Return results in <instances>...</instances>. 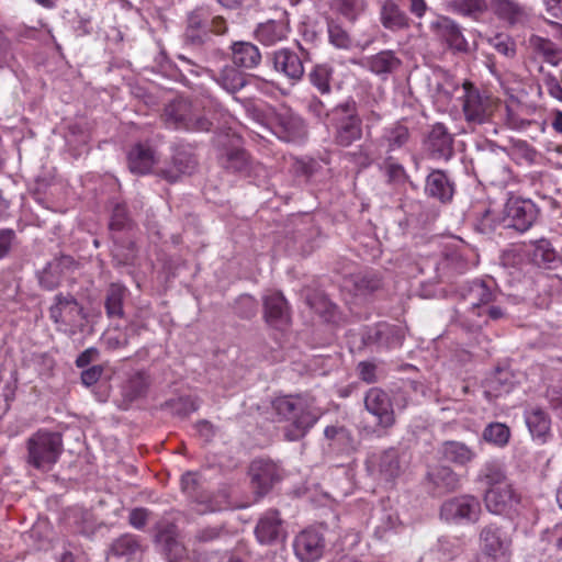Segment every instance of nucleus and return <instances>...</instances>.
<instances>
[{
  "label": "nucleus",
  "instance_id": "obj_8",
  "mask_svg": "<svg viewBox=\"0 0 562 562\" xmlns=\"http://www.w3.org/2000/svg\"><path fill=\"white\" fill-rule=\"evenodd\" d=\"M216 145L221 151V161L226 169L241 170L246 165L244 139L240 133L228 128L216 137Z\"/></svg>",
  "mask_w": 562,
  "mask_h": 562
},
{
  "label": "nucleus",
  "instance_id": "obj_46",
  "mask_svg": "<svg viewBox=\"0 0 562 562\" xmlns=\"http://www.w3.org/2000/svg\"><path fill=\"white\" fill-rule=\"evenodd\" d=\"M408 138V128L401 124L390 128L385 134V140L387 142L390 150L401 148L407 143Z\"/></svg>",
  "mask_w": 562,
  "mask_h": 562
},
{
  "label": "nucleus",
  "instance_id": "obj_51",
  "mask_svg": "<svg viewBox=\"0 0 562 562\" xmlns=\"http://www.w3.org/2000/svg\"><path fill=\"white\" fill-rule=\"evenodd\" d=\"M484 319L482 322H477L473 325H471V328H480L482 325H486L488 321H498L505 317L506 312L496 305L487 304L482 310Z\"/></svg>",
  "mask_w": 562,
  "mask_h": 562
},
{
  "label": "nucleus",
  "instance_id": "obj_55",
  "mask_svg": "<svg viewBox=\"0 0 562 562\" xmlns=\"http://www.w3.org/2000/svg\"><path fill=\"white\" fill-rule=\"evenodd\" d=\"M456 91L462 93L464 98L463 105H477L480 102V95L477 90L470 81H464L461 88H456Z\"/></svg>",
  "mask_w": 562,
  "mask_h": 562
},
{
  "label": "nucleus",
  "instance_id": "obj_9",
  "mask_svg": "<svg viewBox=\"0 0 562 562\" xmlns=\"http://www.w3.org/2000/svg\"><path fill=\"white\" fill-rule=\"evenodd\" d=\"M270 128L278 138L284 142H301L307 135L304 121L295 115L291 108H279Z\"/></svg>",
  "mask_w": 562,
  "mask_h": 562
},
{
  "label": "nucleus",
  "instance_id": "obj_31",
  "mask_svg": "<svg viewBox=\"0 0 562 562\" xmlns=\"http://www.w3.org/2000/svg\"><path fill=\"white\" fill-rule=\"evenodd\" d=\"M402 65L401 59L393 50H382L368 57L364 66L378 76H387L396 71Z\"/></svg>",
  "mask_w": 562,
  "mask_h": 562
},
{
  "label": "nucleus",
  "instance_id": "obj_60",
  "mask_svg": "<svg viewBox=\"0 0 562 562\" xmlns=\"http://www.w3.org/2000/svg\"><path fill=\"white\" fill-rule=\"evenodd\" d=\"M15 234L12 229H0V258L8 255Z\"/></svg>",
  "mask_w": 562,
  "mask_h": 562
},
{
  "label": "nucleus",
  "instance_id": "obj_1",
  "mask_svg": "<svg viewBox=\"0 0 562 562\" xmlns=\"http://www.w3.org/2000/svg\"><path fill=\"white\" fill-rule=\"evenodd\" d=\"M271 405L280 420L288 422L284 438L289 441L303 439L323 415L316 398L307 393L279 396Z\"/></svg>",
  "mask_w": 562,
  "mask_h": 562
},
{
  "label": "nucleus",
  "instance_id": "obj_32",
  "mask_svg": "<svg viewBox=\"0 0 562 562\" xmlns=\"http://www.w3.org/2000/svg\"><path fill=\"white\" fill-rule=\"evenodd\" d=\"M476 482L492 488L509 483L504 464L498 460L486 461L480 469Z\"/></svg>",
  "mask_w": 562,
  "mask_h": 562
},
{
  "label": "nucleus",
  "instance_id": "obj_62",
  "mask_svg": "<svg viewBox=\"0 0 562 562\" xmlns=\"http://www.w3.org/2000/svg\"><path fill=\"white\" fill-rule=\"evenodd\" d=\"M274 31V25L271 23L262 24L258 27L256 31V36L259 41H261L265 44H271L273 43L277 37L272 35Z\"/></svg>",
  "mask_w": 562,
  "mask_h": 562
},
{
  "label": "nucleus",
  "instance_id": "obj_12",
  "mask_svg": "<svg viewBox=\"0 0 562 562\" xmlns=\"http://www.w3.org/2000/svg\"><path fill=\"white\" fill-rule=\"evenodd\" d=\"M483 499L486 509L491 514L508 515L520 503V495L509 482L504 485L486 488Z\"/></svg>",
  "mask_w": 562,
  "mask_h": 562
},
{
  "label": "nucleus",
  "instance_id": "obj_50",
  "mask_svg": "<svg viewBox=\"0 0 562 562\" xmlns=\"http://www.w3.org/2000/svg\"><path fill=\"white\" fill-rule=\"evenodd\" d=\"M357 371L360 380L368 384L379 381L378 366L372 361H361L357 366Z\"/></svg>",
  "mask_w": 562,
  "mask_h": 562
},
{
  "label": "nucleus",
  "instance_id": "obj_57",
  "mask_svg": "<svg viewBox=\"0 0 562 562\" xmlns=\"http://www.w3.org/2000/svg\"><path fill=\"white\" fill-rule=\"evenodd\" d=\"M548 19L562 21V0H542Z\"/></svg>",
  "mask_w": 562,
  "mask_h": 562
},
{
  "label": "nucleus",
  "instance_id": "obj_64",
  "mask_svg": "<svg viewBox=\"0 0 562 562\" xmlns=\"http://www.w3.org/2000/svg\"><path fill=\"white\" fill-rule=\"evenodd\" d=\"M506 112L507 123L512 128L522 130L531 124V121L529 120L518 119L516 113L514 112V108L507 106Z\"/></svg>",
  "mask_w": 562,
  "mask_h": 562
},
{
  "label": "nucleus",
  "instance_id": "obj_2",
  "mask_svg": "<svg viewBox=\"0 0 562 562\" xmlns=\"http://www.w3.org/2000/svg\"><path fill=\"white\" fill-rule=\"evenodd\" d=\"M27 463L41 471H49L63 452L59 432L40 429L26 441Z\"/></svg>",
  "mask_w": 562,
  "mask_h": 562
},
{
  "label": "nucleus",
  "instance_id": "obj_40",
  "mask_svg": "<svg viewBox=\"0 0 562 562\" xmlns=\"http://www.w3.org/2000/svg\"><path fill=\"white\" fill-rule=\"evenodd\" d=\"M510 437L509 428L502 423H491L483 430V439L498 447L508 443Z\"/></svg>",
  "mask_w": 562,
  "mask_h": 562
},
{
  "label": "nucleus",
  "instance_id": "obj_52",
  "mask_svg": "<svg viewBox=\"0 0 562 562\" xmlns=\"http://www.w3.org/2000/svg\"><path fill=\"white\" fill-rule=\"evenodd\" d=\"M380 520L381 522L376 526L375 530L380 538L386 531L394 529L400 522L398 516L395 513L387 510L382 512Z\"/></svg>",
  "mask_w": 562,
  "mask_h": 562
},
{
  "label": "nucleus",
  "instance_id": "obj_5",
  "mask_svg": "<svg viewBox=\"0 0 562 562\" xmlns=\"http://www.w3.org/2000/svg\"><path fill=\"white\" fill-rule=\"evenodd\" d=\"M49 317L57 329L68 335H75L83 327V308L71 295L58 294L49 308Z\"/></svg>",
  "mask_w": 562,
  "mask_h": 562
},
{
  "label": "nucleus",
  "instance_id": "obj_10",
  "mask_svg": "<svg viewBox=\"0 0 562 562\" xmlns=\"http://www.w3.org/2000/svg\"><path fill=\"white\" fill-rule=\"evenodd\" d=\"M336 122V142L341 146H349L361 137V120L356 108H334L330 113Z\"/></svg>",
  "mask_w": 562,
  "mask_h": 562
},
{
  "label": "nucleus",
  "instance_id": "obj_35",
  "mask_svg": "<svg viewBox=\"0 0 562 562\" xmlns=\"http://www.w3.org/2000/svg\"><path fill=\"white\" fill-rule=\"evenodd\" d=\"M352 286L356 295H367L373 293L382 286L381 278L372 271L359 272L346 280V286Z\"/></svg>",
  "mask_w": 562,
  "mask_h": 562
},
{
  "label": "nucleus",
  "instance_id": "obj_58",
  "mask_svg": "<svg viewBox=\"0 0 562 562\" xmlns=\"http://www.w3.org/2000/svg\"><path fill=\"white\" fill-rule=\"evenodd\" d=\"M103 373L101 366H92L81 373V381L85 385L91 386L99 381Z\"/></svg>",
  "mask_w": 562,
  "mask_h": 562
},
{
  "label": "nucleus",
  "instance_id": "obj_18",
  "mask_svg": "<svg viewBox=\"0 0 562 562\" xmlns=\"http://www.w3.org/2000/svg\"><path fill=\"white\" fill-rule=\"evenodd\" d=\"M426 480L434 494L442 495L460 487V475L449 465L436 464L429 467Z\"/></svg>",
  "mask_w": 562,
  "mask_h": 562
},
{
  "label": "nucleus",
  "instance_id": "obj_54",
  "mask_svg": "<svg viewBox=\"0 0 562 562\" xmlns=\"http://www.w3.org/2000/svg\"><path fill=\"white\" fill-rule=\"evenodd\" d=\"M491 45L504 56L515 55V44L506 36L497 35L490 41Z\"/></svg>",
  "mask_w": 562,
  "mask_h": 562
},
{
  "label": "nucleus",
  "instance_id": "obj_38",
  "mask_svg": "<svg viewBox=\"0 0 562 562\" xmlns=\"http://www.w3.org/2000/svg\"><path fill=\"white\" fill-rule=\"evenodd\" d=\"M530 45L550 63L557 64L558 60L562 59V49L548 38L531 36Z\"/></svg>",
  "mask_w": 562,
  "mask_h": 562
},
{
  "label": "nucleus",
  "instance_id": "obj_4",
  "mask_svg": "<svg viewBox=\"0 0 562 562\" xmlns=\"http://www.w3.org/2000/svg\"><path fill=\"white\" fill-rule=\"evenodd\" d=\"M482 514L481 502L476 496L464 494L446 499L440 506V518L454 525H474Z\"/></svg>",
  "mask_w": 562,
  "mask_h": 562
},
{
  "label": "nucleus",
  "instance_id": "obj_16",
  "mask_svg": "<svg viewBox=\"0 0 562 562\" xmlns=\"http://www.w3.org/2000/svg\"><path fill=\"white\" fill-rule=\"evenodd\" d=\"M461 297L473 315L482 318L483 307L496 300V294L482 280H473L462 288Z\"/></svg>",
  "mask_w": 562,
  "mask_h": 562
},
{
  "label": "nucleus",
  "instance_id": "obj_14",
  "mask_svg": "<svg viewBox=\"0 0 562 562\" xmlns=\"http://www.w3.org/2000/svg\"><path fill=\"white\" fill-rule=\"evenodd\" d=\"M293 549L301 562H315L324 553L325 539L319 531L305 529L294 538Z\"/></svg>",
  "mask_w": 562,
  "mask_h": 562
},
{
  "label": "nucleus",
  "instance_id": "obj_36",
  "mask_svg": "<svg viewBox=\"0 0 562 562\" xmlns=\"http://www.w3.org/2000/svg\"><path fill=\"white\" fill-rule=\"evenodd\" d=\"M127 289L119 283H112L109 286L105 297V311L109 317H123V302L126 296Z\"/></svg>",
  "mask_w": 562,
  "mask_h": 562
},
{
  "label": "nucleus",
  "instance_id": "obj_43",
  "mask_svg": "<svg viewBox=\"0 0 562 562\" xmlns=\"http://www.w3.org/2000/svg\"><path fill=\"white\" fill-rule=\"evenodd\" d=\"M328 37L337 48L348 49L351 46V37L348 32L334 21L328 22Z\"/></svg>",
  "mask_w": 562,
  "mask_h": 562
},
{
  "label": "nucleus",
  "instance_id": "obj_61",
  "mask_svg": "<svg viewBox=\"0 0 562 562\" xmlns=\"http://www.w3.org/2000/svg\"><path fill=\"white\" fill-rule=\"evenodd\" d=\"M99 357V350L94 347H90L82 351L76 359V366L78 368H85L89 366L91 362L97 360Z\"/></svg>",
  "mask_w": 562,
  "mask_h": 562
},
{
  "label": "nucleus",
  "instance_id": "obj_30",
  "mask_svg": "<svg viewBox=\"0 0 562 562\" xmlns=\"http://www.w3.org/2000/svg\"><path fill=\"white\" fill-rule=\"evenodd\" d=\"M382 25L391 31H400L409 26L407 14L393 0H384L380 10Z\"/></svg>",
  "mask_w": 562,
  "mask_h": 562
},
{
  "label": "nucleus",
  "instance_id": "obj_56",
  "mask_svg": "<svg viewBox=\"0 0 562 562\" xmlns=\"http://www.w3.org/2000/svg\"><path fill=\"white\" fill-rule=\"evenodd\" d=\"M335 5L338 12L349 21H355L357 19V0H335Z\"/></svg>",
  "mask_w": 562,
  "mask_h": 562
},
{
  "label": "nucleus",
  "instance_id": "obj_22",
  "mask_svg": "<svg viewBox=\"0 0 562 562\" xmlns=\"http://www.w3.org/2000/svg\"><path fill=\"white\" fill-rule=\"evenodd\" d=\"M157 162L158 157L155 149L147 144H135L127 154L128 169L136 175L151 172Z\"/></svg>",
  "mask_w": 562,
  "mask_h": 562
},
{
  "label": "nucleus",
  "instance_id": "obj_27",
  "mask_svg": "<svg viewBox=\"0 0 562 562\" xmlns=\"http://www.w3.org/2000/svg\"><path fill=\"white\" fill-rule=\"evenodd\" d=\"M490 8L498 20L509 25L524 23L528 18L526 7L516 0H491Z\"/></svg>",
  "mask_w": 562,
  "mask_h": 562
},
{
  "label": "nucleus",
  "instance_id": "obj_17",
  "mask_svg": "<svg viewBox=\"0 0 562 562\" xmlns=\"http://www.w3.org/2000/svg\"><path fill=\"white\" fill-rule=\"evenodd\" d=\"M198 167V159L191 149L181 147L172 156V165L159 168L156 175L168 182H177L181 176L192 175Z\"/></svg>",
  "mask_w": 562,
  "mask_h": 562
},
{
  "label": "nucleus",
  "instance_id": "obj_11",
  "mask_svg": "<svg viewBox=\"0 0 562 562\" xmlns=\"http://www.w3.org/2000/svg\"><path fill=\"white\" fill-rule=\"evenodd\" d=\"M233 65L226 66L217 82L229 93H235L246 85L244 63L246 59V43L235 42L232 46Z\"/></svg>",
  "mask_w": 562,
  "mask_h": 562
},
{
  "label": "nucleus",
  "instance_id": "obj_21",
  "mask_svg": "<svg viewBox=\"0 0 562 562\" xmlns=\"http://www.w3.org/2000/svg\"><path fill=\"white\" fill-rule=\"evenodd\" d=\"M527 247V254L535 266L549 270L560 267L561 254L553 248L549 239L540 238L530 241Z\"/></svg>",
  "mask_w": 562,
  "mask_h": 562
},
{
  "label": "nucleus",
  "instance_id": "obj_20",
  "mask_svg": "<svg viewBox=\"0 0 562 562\" xmlns=\"http://www.w3.org/2000/svg\"><path fill=\"white\" fill-rule=\"evenodd\" d=\"M255 536L262 544H271L284 539L285 531L278 510L270 509L260 517L255 527Z\"/></svg>",
  "mask_w": 562,
  "mask_h": 562
},
{
  "label": "nucleus",
  "instance_id": "obj_37",
  "mask_svg": "<svg viewBox=\"0 0 562 562\" xmlns=\"http://www.w3.org/2000/svg\"><path fill=\"white\" fill-rule=\"evenodd\" d=\"M140 550L138 540L133 535H123L117 538L111 546L110 553L113 557H133Z\"/></svg>",
  "mask_w": 562,
  "mask_h": 562
},
{
  "label": "nucleus",
  "instance_id": "obj_41",
  "mask_svg": "<svg viewBox=\"0 0 562 562\" xmlns=\"http://www.w3.org/2000/svg\"><path fill=\"white\" fill-rule=\"evenodd\" d=\"M209 21L202 19L201 11H194L190 14L188 19V31L187 35L193 42H203L207 36Z\"/></svg>",
  "mask_w": 562,
  "mask_h": 562
},
{
  "label": "nucleus",
  "instance_id": "obj_39",
  "mask_svg": "<svg viewBox=\"0 0 562 562\" xmlns=\"http://www.w3.org/2000/svg\"><path fill=\"white\" fill-rule=\"evenodd\" d=\"M158 542L164 544V552L169 562H178L186 555V548L169 532H161L157 537Z\"/></svg>",
  "mask_w": 562,
  "mask_h": 562
},
{
  "label": "nucleus",
  "instance_id": "obj_44",
  "mask_svg": "<svg viewBox=\"0 0 562 562\" xmlns=\"http://www.w3.org/2000/svg\"><path fill=\"white\" fill-rule=\"evenodd\" d=\"M499 222L496 218L495 214L490 210L485 209L480 216H477L474 221V229L483 235L492 234Z\"/></svg>",
  "mask_w": 562,
  "mask_h": 562
},
{
  "label": "nucleus",
  "instance_id": "obj_53",
  "mask_svg": "<svg viewBox=\"0 0 562 562\" xmlns=\"http://www.w3.org/2000/svg\"><path fill=\"white\" fill-rule=\"evenodd\" d=\"M127 223L128 216L126 207L124 205L117 204L112 212L110 228L112 231H121L126 227Z\"/></svg>",
  "mask_w": 562,
  "mask_h": 562
},
{
  "label": "nucleus",
  "instance_id": "obj_63",
  "mask_svg": "<svg viewBox=\"0 0 562 562\" xmlns=\"http://www.w3.org/2000/svg\"><path fill=\"white\" fill-rule=\"evenodd\" d=\"M198 485L196 475L194 473H186L181 477V487L189 496H194L195 487Z\"/></svg>",
  "mask_w": 562,
  "mask_h": 562
},
{
  "label": "nucleus",
  "instance_id": "obj_45",
  "mask_svg": "<svg viewBox=\"0 0 562 562\" xmlns=\"http://www.w3.org/2000/svg\"><path fill=\"white\" fill-rule=\"evenodd\" d=\"M148 385V376L145 373L138 372L128 380L126 385V395L131 400L140 397L146 393Z\"/></svg>",
  "mask_w": 562,
  "mask_h": 562
},
{
  "label": "nucleus",
  "instance_id": "obj_13",
  "mask_svg": "<svg viewBox=\"0 0 562 562\" xmlns=\"http://www.w3.org/2000/svg\"><path fill=\"white\" fill-rule=\"evenodd\" d=\"M364 407L384 429L395 424V415L390 395L380 387H371L364 396Z\"/></svg>",
  "mask_w": 562,
  "mask_h": 562
},
{
  "label": "nucleus",
  "instance_id": "obj_33",
  "mask_svg": "<svg viewBox=\"0 0 562 562\" xmlns=\"http://www.w3.org/2000/svg\"><path fill=\"white\" fill-rule=\"evenodd\" d=\"M375 467L381 480L391 482L401 473V461L398 451L394 448L384 450L379 454Z\"/></svg>",
  "mask_w": 562,
  "mask_h": 562
},
{
  "label": "nucleus",
  "instance_id": "obj_24",
  "mask_svg": "<svg viewBox=\"0 0 562 562\" xmlns=\"http://www.w3.org/2000/svg\"><path fill=\"white\" fill-rule=\"evenodd\" d=\"M437 37L448 44V46L458 52L468 50V42L462 35L459 26L448 18H439L431 23Z\"/></svg>",
  "mask_w": 562,
  "mask_h": 562
},
{
  "label": "nucleus",
  "instance_id": "obj_3",
  "mask_svg": "<svg viewBox=\"0 0 562 562\" xmlns=\"http://www.w3.org/2000/svg\"><path fill=\"white\" fill-rule=\"evenodd\" d=\"M512 535L497 522H490L479 531V548L483 558L492 562H509Z\"/></svg>",
  "mask_w": 562,
  "mask_h": 562
},
{
  "label": "nucleus",
  "instance_id": "obj_19",
  "mask_svg": "<svg viewBox=\"0 0 562 562\" xmlns=\"http://www.w3.org/2000/svg\"><path fill=\"white\" fill-rule=\"evenodd\" d=\"M367 346L375 345L379 348H397L404 341V331L401 327L390 324H379L369 329L362 337Z\"/></svg>",
  "mask_w": 562,
  "mask_h": 562
},
{
  "label": "nucleus",
  "instance_id": "obj_47",
  "mask_svg": "<svg viewBox=\"0 0 562 562\" xmlns=\"http://www.w3.org/2000/svg\"><path fill=\"white\" fill-rule=\"evenodd\" d=\"M453 8L470 16H477L487 9L485 0H453Z\"/></svg>",
  "mask_w": 562,
  "mask_h": 562
},
{
  "label": "nucleus",
  "instance_id": "obj_26",
  "mask_svg": "<svg viewBox=\"0 0 562 562\" xmlns=\"http://www.w3.org/2000/svg\"><path fill=\"white\" fill-rule=\"evenodd\" d=\"M438 454L447 462L459 467H467L475 460L476 452L462 441L446 440L438 447Z\"/></svg>",
  "mask_w": 562,
  "mask_h": 562
},
{
  "label": "nucleus",
  "instance_id": "obj_28",
  "mask_svg": "<svg viewBox=\"0 0 562 562\" xmlns=\"http://www.w3.org/2000/svg\"><path fill=\"white\" fill-rule=\"evenodd\" d=\"M272 60L274 69L282 72L289 79L299 80L304 74L303 63L293 50L288 48L280 49L273 54Z\"/></svg>",
  "mask_w": 562,
  "mask_h": 562
},
{
  "label": "nucleus",
  "instance_id": "obj_42",
  "mask_svg": "<svg viewBox=\"0 0 562 562\" xmlns=\"http://www.w3.org/2000/svg\"><path fill=\"white\" fill-rule=\"evenodd\" d=\"M438 551L447 560H452L463 551V541L459 537L442 536L438 539Z\"/></svg>",
  "mask_w": 562,
  "mask_h": 562
},
{
  "label": "nucleus",
  "instance_id": "obj_34",
  "mask_svg": "<svg viewBox=\"0 0 562 562\" xmlns=\"http://www.w3.org/2000/svg\"><path fill=\"white\" fill-rule=\"evenodd\" d=\"M306 304L315 311L324 321L335 322L337 316V305L322 291L307 292L305 296Z\"/></svg>",
  "mask_w": 562,
  "mask_h": 562
},
{
  "label": "nucleus",
  "instance_id": "obj_25",
  "mask_svg": "<svg viewBox=\"0 0 562 562\" xmlns=\"http://www.w3.org/2000/svg\"><path fill=\"white\" fill-rule=\"evenodd\" d=\"M425 193L428 198L447 203L452 200L454 184L442 170H432L426 178Z\"/></svg>",
  "mask_w": 562,
  "mask_h": 562
},
{
  "label": "nucleus",
  "instance_id": "obj_59",
  "mask_svg": "<svg viewBox=\"0 0 562 562\" xmlns=\"http://www.w3.org/2000/svg\"><path fill=\"white\" fill-rule=\"evenodd\" d=\"M148 515L149 513L147 509L135 508L130 513V524L136 529H142L147 522Z\"/></svg>",
  "mask_w": 562,
  "mask_h": 562
},
{
  "label": "nucleus",
  "instance_id": "obj_48",
  "mask_svg": "<svg viewBox=\"0 0 562 562\" xmlns=\"http://www.w3.org/2000/svg\"><path fill=\"white\" fill-rule=\"evenodd\" d=\"M330 71L325 66H316L310 74L311 82L321 93H328L330 90L329 86Z\"/></svg>",
  "mask_w": 562,
  "mask_h": 562
},
{
  "label": "nucleus",
  "instance_id": "obj_23",
  "mask_svg": "<svg viewBox=\"0 0 562 562\" xmlns=\"http://www.w3.org/2000/svg\"><path fill=\"white\" fill-rule=\"evenodd\" d=\"M266 322L276 328H282L290 323L288 303L281 293H271L263 301Z\"/></svg>",
  "mask_w": 562,
  "mask_h": 562
},
{
  "label": "nucleus",
  "instance_id": "obj_29",
  "mask_svg": "<svg viewBox=\"0 0 562 562\" xmlns=\"http://www.w3.org/2000/svg\"><path fill=\"white\" fill-rule=\"evenodd\" d=\"M525 419L531 436L546 442L551 427L549 415L541 407H531L525 412Z\"/></svg>",
  "mask_w": 562,
  "mask_h": 562
},
{
  "label": "nucleus",
  "instance_id": "obj_49",
  "mask_svg": "<svg viewBox=\"0 0 562 562\" xmlns=\"http://www.w3.org/2000/svg\"><path fill=\"white\" fill-rule=\"evenodd\" d=\"M461 111L471 127L487 122L492 114L491 108H461Z\"/></svg>",
  "mask_w": 562,
  "mask_h": 562
},
{
  "label": "nucleus",
  "instance_id": "obj_6",
  "mask_svg": "<svg viewBox=\"0 0 562 562\" xmlns=\"http://www.w3.org/2000/svg\"><path fill=\"white\" fill-rule=\"evenodd\" d=\"M248 475L251 490V501L248 498V507L263 498L272 490L274 483L280 480L276 463L265 459L254 460L248 469Z\"/></svg>",
  "mask_w": 562,
  "mask_h": 562
},
{
  "label": "nucleus",
  "instance_id": "obj_15",
  "mask_svg": "<svg viewBox=\"0 0 562 562\" xmlns=\"http://www.w3.org/2000/svg\"><path fill=\"white\" fill-rule=\"evenodd\" d=\"M424 148L431 159L448 161L453 155V136L443 124L437 123L429 131Z\"/></svg>",
  "mask_w": 562,
  "mask_h": 562
},
{
  "label": "nucleus",
  "instance_id": "obj_7",
  "mask_svg": "<svg viewBox=\"0 0 562 562\" xmlns=\"http://www.w3.org/2000/svg\"><path fill=\"white\" fill-rule=\"evenodd\" d=\"M538 213L539 210L532 201L510 196L504 207V226L525 233L533 225Z\"/></svg>",
  "mask_w": 562,
  "mask_h": 562
}]
</instances>
